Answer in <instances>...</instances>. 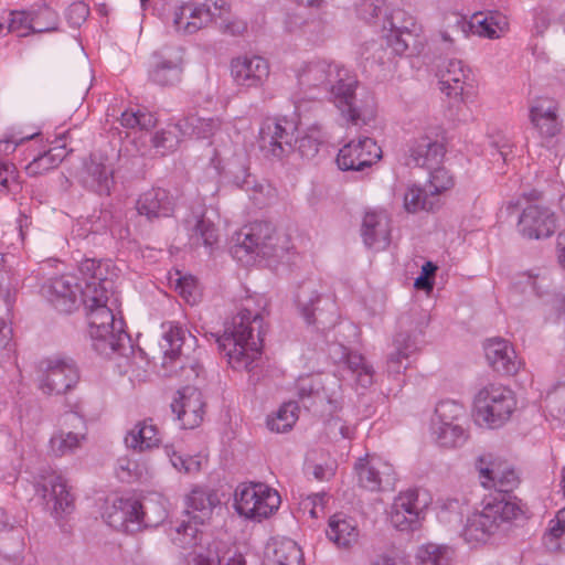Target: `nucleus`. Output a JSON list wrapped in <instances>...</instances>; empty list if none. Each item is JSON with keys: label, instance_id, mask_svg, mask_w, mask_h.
Wrapping results in <instances>:
<instances>
[{"label": "nucleus", "instance_id": "1", "mask_svg": "<svg viewBox=\"0 0 565 565\" xmlns=\"http://www.w3.org/2000/svg\"><path fill=\"white\" fill-rule=\"evenodd\" d=\"M476 467L481 486L497 493L486 495L482 510L467 521L462 536L471 545L487 542L502 523L524 513L521 501L509 494L520 484V477L507 459L489 452L478 458Z\"/></svg>", "mask_w": 565, "mask_h": 565}, {"label": "nucleus", "instance_id": "2", "mask_svg": "<svg viewBox=\"0 0 565 565\" xmlns=\"http://www.w3.org/2000/svg\"><path fill=\"white\" fill-rule=\"evenodd\" d=\"M116 274L109 263L85 259L75 275V287L84 307L87 332L97 351L115 350L122 332V321L117 320L109 306L118 300L115 297Z\"/></svg>", "mask_w": 565, "mask_h": 565}, {"label": "nucleus", "instance_id": "3", "mask_svg": "<svg viewBox=\"0 0 565 565\" xmlns=\"http://www.w3.org/2000/svg\"><path fill=\"white\" fill-rule=\"evenodd\" d=\"M264 334L263 315L243 307L226 322L217 343L231 367L249 371L262 355Z\"/></svg>", "mask_w": 565, "mask_h": 565}, {"label": "nucleus", "instance_id": "4", "mask_svg": "<svg viewBox=\"0 0 565 565\" xmlns=\"http://www.w3.org/2000/svg\"><path fill=\"white\" fill-rule=\"evenodd\" d=\"M298 84L303 90L330 92L342 115L353 125L360 120V111L354 106L356 77L343 65L317 60L308 62L297 74Z\"/></svg>", "mask_w": 565, "mask_h": 565}, {"label": "nucleus", "instance_id": "5", "mask_svg": "<svg viewBox=\"0 0 565 565\" xmlns=\"http://www.w3.org/2000/svg\"><path fill=\"white\" fill-rule=\"evenodd\" d=\"M243 239L235 253L245 249L247 253L263 257H279L294 249L292 235L288 230H277L267 221H255L242 231Z\"/></svg>", "mask_w": 565, "mask_h": 565}, {"label": "nucleus", "instance_id": "6", "mask_svg": "<svg viewBox=\"0 0 565 565\" xmlns=\"http://www.w3.org/2000/svg\"><path fill=\"white\" fill-rule=\"evenodd\" d=\"M516 407L514 393L500 383H490L473 399V416L479 425L495 428L510 419Z\"/></svg>", "mask_w": 565, "mask_h": 565}, {"label": "nucleus", "instance_id": "7", "mask_svg": "<svg viewBox=\"0 0 565 565\" xmlns=\"http://www.w3.org/2000/svg\"><path fill=\"white\" fill-rule=\"evenodd\" d=\"M281 504L279 492L264 482H244L234 492V508L246 520L262 522Z\"/></svg>", "mask_w": 565, "mask_h": 565}, {"label": "nucleus", "instance_id": "8", "mask_svg": "<svg viewBox=\"0 0 565 565\" xmlns=\"http://www.w3.org/2000/svg\"><path fill=\"white\" fill-rule=\"evenodd\" d=\"M385 24L388 25L386 44L395 55H413L420 52L424 45L420 25L413 15L403 9H394L386 18Z\"/></svg>", "mask_w": 565, "mask_h": 565}, {"label": "nucleus", "instance_id": "9", "mask_svg": "<svg viewBox=\"0 0 565 565\" xmlns=\"http://www.w3.org/2000/svg\"><path fill=\"white\" fill-rule=\"evenodd\" d=\"M557 228V217L546 205L533 203L523 209L518 221V231L526 239L551 237Z\"/></svg>", "mask_w": 565, "mask_h": 565}, {"label": "nucleus", "instance_id": "10", "mask_svg": "<svg viewBox=\"0 0 565 565\" xmlns=\"http://www.w3.org/2000/svg\"><path fill=\"white\" fill-rule=\"evenodd\" d=\"M475 75L463 61L451 58L440 71L441 90L449 97L466 102L475 87Z\"/></svg>", "mask_w": 565, "mask_h": 565}, {"label": "nucleus", "instance_id": "11", "mask_svg": "<svg viewBox=\"0 0 565 565\" xmlns=\"http://www.w3.org/2000/svg\"><path fill=\"white\" fill-rule=\"evenodd\" d=\"M35 491L45 500L50 498L47 503L50 501L53 503L50 508L51 514L58 525L66 531L70 516L68 507L71 504L67 480L62 476L52 473L45 477L42 483L36 484Z\"/></svg>", "mask_w": 565, "mask_h": 565}, {"label": "nucleus", "instance_id": "12", "mask_svg": "<svg viewBox=\"0 0 565 565\" xmlns=\"http://www.w3.org/2000/svg\"><path fill=\"white\" fill-rule=\"evenodd\" d=\"M119 124L125 130L122 131L118 127L111 126L107 135L110 141L116 139L124 141L138 132L140 134L139 138H141L143 134H149L156 128L158 118L148 108L137 106L136 108L124 110L120 115Z\"/></svg>", "mask_w": 565, "mask_h": 565}, {"label": "nucleus", "instance_id": "13", "mask_svg": "<svg viewBox=\"0 0 565 565\" xmlns=\"http://www.w3.org/2000/svg\"><path fill=\"white\" fill-rule=\"evenodd\" d=\"M270 66L266 58L259 55H243L231 61V75L242 87H260L267 81Z\"/></svg>", "mask_w": 565, "mask_h": 565}, {"label": "nucleus", "instance_id": "14", "mask_svg": "<svg viewBox=\"0 0 565 565\" xmlns=\"http://www.w3.org/2000/svg\"><path fill=\"white\" fill-rule=\"evenodd\" d=\"M204 407L205 403L201 391L192 386L178 391L177 397L171 404L172 412L185 429H193L201 425L205 413Z\"/></svg>", "mask_w": 565, "mask_h": 565}, {"label": "nucleus", "instance_id": "15", "mask_svg": "<svg viewBox=\"0 0 565 565\" xmlns=\"http://www.w3.org/2000/svg\"><path fill=\"white\" fill-rule=\"evenodd\" d=\"M483 350L489 365L500 374L515 375L523 367L522 359L505 339H488L483 343Z\"/></svg>", "mask_w": 565, "mask_h": 565}, {"label": "nucleus", "instance_id": "16", "mask_svg": "<svg viewBox=\"0 0 565 565\" xmlns=\"http://www.w3.org/2000/svg\"><path fill=\"white\" fill-rule=\"evenodd\" d=\"M423 511L418 502V492L408 489L395 497L388 513L390 521L397 530H414L419 523Z\"/></svg>", "mask_w": 565, "mask_h": 565}, {"label": "nucleus", "instance_id": "17", "mask_svg": "<svg viewBox=\"0 0 565 565\" xmlns=\"http://www.w3.org/2000/svg\"><path fill=\"white\" fill-rule=\"evenodd\" d=\"M216 11L206 3L186 2L177 7L173 24L184 34H193L215 21Z\"/></svg>", "mask_w": 565, "mask_h": 565}, {"label": "nucleus", "instance_id": "18", "mask_svg": "<svg viewBox=\"0 0 565 565\" xmlns=\"http://www.w3.org/2000/svg\"><path fill=\"white\" fill-rule=\"evenodd\" d=\"M382 154L379 143H344L339 150L337 163L343 171H359L377 162Z\"/></svg>", "mask_w": 565, "mask_h": 565}, {"label": "nucleus", "instance_id": "19", "mask_svg": "<svg viewBox=\"0 0 565 565\" xmlns=\"http://www.w3.org/2000/svg\"><path fill=\"white\" fill-rule=\"evenodd\" d=\"M558 103L548 97H539L530 108V120L542 138H553L562 129L558 119Z\"/></svg>", "mask_w": 565, "mask_h": 565}, {"label": "nucleus", "instance_id": "20", "mask_svg": "<svg viewBox=\"0 0 565 565\" xmlns=\"http://www.w3.org/2000/svg\"><path fill=\"white\" fill-rule=\"evenodd\" d=\"M41 376L39 388L47 395L61 394L71 388L67 373L68 362L60 356H52L41 361L39 365Z\"/></svg>", "mask_w": 565, "mask_h": 565}, {"label": "nucleus", "instance_id": "21", "mask_svg": "<svg viewBox=\"0 0 565 565\" xmlns=\"http://www.w3.org/2000/svg\"><path fill=\"white\" fill-rule=\"evenodd\" d=\"M354 470L360 486L371 491L379 490L382 483L391 481L394 475L392 465L376 456L360 458Z\"/></svg>", "mask_w": 565, "mask_h": 565}, {"label": "nucleus", "instance_id": "22", "mask_svg": "<svg viewBox=\"0 0 565 565\" xmlns=\"http://www.w3.org/2000/svg\"><path fill=\"white\" fill-rule=\"evenodd\" d=\"M136 209L140 215L152 221L172 216L175 203L172 195L166 189L151 188L140 194L136 203Z\"/></svg>", "mask_w": 565, "mask_h": 565}, {"label": "nucleus", "instance_id": "23", "mask_svg": "<svg viewBox=\"0 0 565 565\" xmlns=\"http://www.w3.org/2000/svg\"><path fill=\"white\" fill-rule=\"evenodd\" d=\"M445 154V143H405L399 160L411 168L429 169L440 164Z\"/></svg>", "mask_w": 565, "mask_h": 565}, {"label": "nucleus", "instance_id": "24", "mask_svg": "<svg viewBox=\"0 0 565 565\" xmlns=\"http://www.w3.org/2000/svg\"><path fill=\"white\" fill-rule=\"evenodd\" d=\"M362 237L369 247L384 249L391 239L390 220L383 212H366L362 223Z\"/></svg>", "mask_w": 565, "mask_h": 565}, {"label": "nucleus", "instance_id": "25", "mask_svg": "<svg viewBox=\"0 0 565 565\" xmlns=\"http://www.w3.org/2000/svg\"><path fill=\"white\" fill-rule=\"evenodd\" d=\"M174 129L180 132V139H178V141H183L182 139H212L221 129V120L217 118L189 116L180 119L174 126ZM175 137L179 138L178 136Z\"/></svg>", "mask_w": 565, "mask_h": 565}, {"label": "nucleus", "instance_id": "26", "mask_svg": "<svg viewBox=\"0 0 565 565\" xmlns=\"http://www.w3.org/2000/svg\"><path fill=\"white\" fill-rule=\"evenodd\" d=\"M218 504L220 500L214 492L199 488L193 489L186 498V513L193 522L204 525L210 522L213 510Z\"/></svg>", "mask_w": 565, "mask_h": 565}, {"label": "nucleus", "instance_id": "27", "mask_svg": "<svg viewBox=\"0 0 565 565\" xmlns=\"http://www.w3.org/2000/svg\"><path fill=\"white\" fill-rule=\"evenodd\" d=\"M42 295L47 302L58 312L68 313L71 310V279L68 275H62L49 279L42 286Z\"/></svg>", "mask_w": 565, "mask_h": 565}, {"label": "nucleus", "instance_id": "28", "mask_svg": "<svg viewBox=\"0 0 565 565\" xmlns=\"http://www.w3.org/2000/svg\"><path fill=\"white\" fill-rule=\"evenodd\" d=\"M327 536L339 547H351L359 540V530L353 519L341 513L330 518Z\"/></svg>", "mask_w": 565, "mask_h": 565}, {"label": "nucleus", "instance_id": "29", "mask_svg": "<svg viewBox=\"0 0 565 565\" xmlns=\"http://www.w3.org/2000/svg\"><path fill=\"white\" fill-rule=\"evenodd\" d=\"M182 57L168 58L157 56V60L149 71V81L159 86H173L181 82L183 73Z\"/></svg>", "mask_w": 565, "mask_h": 565}, {"label": "nucleus", "instance_id": "30", "mask_svg": "<svg viewBox=\"0 0 565 565\" xmlns=\"http://www.w3.org/2000/svg\"><path fill=\"white\" fill-rule=\"evenodd\" d=\"M298 130V121L287 116L266 117L258 129L260 141H288Z\"/></svg>", "mask_w": 565, "mask_h": 565}, {"label": "nucleus", "instance_id": "31", "mask_svg": "<svg viewBox=\"0 0 565 565\" xmlns=\"http://www.w3.org/2000/svg\"><path fill=\"white\" fill-rule=\"evenodd\" d=\"M159 443L160 431L151 419L137 423L126 436L127 446L139 451L157 447Z\"/></svg>", "mask_w": 565, "mask_h": 565}, {"label": "nucleus", "instance_id": "32", "mask_svg": "<svg viewBox=\"0 0 565 565\" xmlns=\"http://www.w3.org/2000/svg\"><path fill=\"white\" fill-rule=\"evenodd\" d=\"M88 173L87 182L100 195H109L111 189L115 185L114 170L107 160L96 161L90 159V162L86 166Z\"/></svg>", "mask_w": 565, "mask_h": 565}, {"label": "nucleus", "instance_id": "33", "mask_svg": "<svg viewBox=\"0 0 565 565\" xmlns=\"http://www.w3.org/2000/svg\"><path fill=\"white\" fill-rule=\"evenodd\" d=\"M53 29L51 25H39V17H32V12L13 11L8 19V31L15 33L18 36L42 33Z\"/></svg>", "mask_w": 565, "mask_h": 565}, {"label": "nucleus", "instance_id": "34", "mask_svg": "<svg viewBox=\"0 0 565 565\" xmlns=\"http://www.w3.org/2000/svg\"><path fill=\"white\" fill-rule=\"evenodd\" d=\"M67 153L66 143L50 148L32 159L25 167L26 173L29 175H38L53 169L63 161Z\"/></svg>", "mask_w": 565, "mask_h": 565}, {"label": "nucleus", "instance_id": "35", "mask_svg": "<svg viewBox=\"0 0 565 565\" xmlns=\"http://www.w3.org/2000/svg\"><path fill=\"white\" fill-rule=\"evenodd\" d=\"M301 548L291 540H284L275 544L273 556L268 565H302Z\"/></svg>", "mask_w": 565, "mask_h": 565}, {"label": "nucleus", "instance_id": "36", "mask_svg": "<svg viewBox=\"0 0 565 565\" xmlns=\"http://www.w3.org/2000/svg\"><path fill=\"white\" fill-rule=\"evenodd\" d=\"M214 10L216 11L215 23L218 24L220 29L224 33L231 35H242L247 30V23L242 19H231V7L225 0H221V3H213Z\"/></svg>", "mask_w": 565, "mask_h": 565}, {"label": "nucleus", "instance_id": "37", "mask_svg": "<svg viewBox=\"0 0 565 565\" xmlns=\"http://www.w3.org/2000/svg\"><path fill=\"white\" fill-rule=\"evenodd\" d=\"M439 203L433 192L428 194L425 190L417 186L408 189L404 196V205L408 212L433 211Z\"/></svg>", "mask_w": 565, "mask_h": 565}, {"label": "nucleus", "instance_id": "38", "mask_svg": "<svg viewBox=\"0 0 565 565\" xmlns=\"http://www.w3.org/2000/svg\"><path fill=\"white\" fill-rule=\"evenodd\" d=\"M299 407L294 402L282 404L275 416L268 420V427L276 433H286L292 428L298 419Z\"/></svg>", "mask_w": 565, "mask_h": 565}, {"label": "nucleus", "instance_id": "39", "mask_svg": "<svg viewBox=\"0 0 565 565\" xmlns=\"http://www.w3.org/2000/svg\"><path fill=\"white\" fill-rule=\"evenodd\" d=\"M184 335L185 331L182 327L173 322L168 323L161 344L166 360L173 361L181 354Z\"/></svg>", "mask_w": 565, "mask_h": 565}, {"label": "nucleus", "instance_id": "40", "mask_svg": "<svg viewBox=\"0 0 565 565\" xmlns=\"http://www.w3.org/2000/svg\"><path fill=\"white\" fill-rule=\"evenodd\" d=\"M435 413L437 420L434 423V427L458 425L465 415V407L456 401L446 399L436 406Z\"/></svg>", "mask_w": 565, "mask_h": 565}, {"label": "nucleus", "instance_id": "41", "mask_svg": "<svg viewBox=\"0 0 565 565\" xmlns=\"http://www.w3.org/2000/svg\"><path fill=\"white\" fill-rule=\"evenodd\" d=\"M201 524L193 522L192 518L188 516L186 521H183L175 529V535L172 541L175 545L181 548L194 547L201 540L202 532L199 529Z\"/></svg>", "mask_w": 565, "mask_h": 565}, {"label": "nucleus", "instance_id": "42", "mask_svg": "<svg viewBox=\"0 0 565 565\" xmlns=\"http://www.w3.org/2000/svg\"><path fill=\"white\" fill-rule=\"evenodd\" d=\"M417 557L420 565H450L452 551L447 546L427 544L419 548Z\"/></svg>", "mask_w": 565, "mask_h": 565}, {"label": "nucleus", "instance_id": "43", "mask_svg": "<svg viewBox=\"0 0 565 565\" xmlns=\"http://www.w3.org/2000/svg\"><path fill=\"white\" fill-rule=\"evenodd\" d=\"M434 434L439 446L455 448L462 445L467 439L466 430L460 424L434 427Z\"/></svg>", "mask_w": 565, "mask_h": 565}, {"label": "nucleus", "instance_id": "44", "mask_svg": "<svg viewBox=\"0 0 565 565\" xmlns=\"http://www.w3.org/2000/svg\"><path fill=\"white\" fill-rule=\"evenodd\" d=\"M429 169L431 170L429 178V188L436 198L454 188L455 180L454 177L448 172V170L439 167V164Z\"/></svg>", "mask_w": 565, "mask_h": 565}, {"label": "nucleus", "instance_id": "45", "mask_svg": "<svg viewBox=\"0 0 565 565\" xmlns=\"http://www.w3.org/2000/svg\"><path fill=\"white\" fill-rule=\"evenodd\" d=\"M395 352L391 353L387 359V369L392 373H399L402 361L408 358L409 352V338L404 334H398L395 340Z\"/></svg>", "mask_w": 565, "mask_h": 565}, {"label": "nucleus", "instance_id": "46", "mask_svg": "<svg viewBox=\"0 0 565 565\" xmlns=\"http://www.w3.org/2000/svg\"><path fill=\"white\" fill-rule=\"evenodd\" d=\"M326 493H315L302 498L299 502V511L311 519H318L326 512Z\"/></svg>", "mask_w": 565, "mask_h": 565}, {"label": "nucleus", "instance_id": "47", "mask_svg": "<svg viewBox=\"0 0 565 565\" xmlns=\"http://www.w3.org/2000/svg\"><path fill=\"white\" fill-rule=\"evenodd\" d=\"M175 290L190 305H195L201 299V289L198 280L192 276H183L177 279Z\"/></svg>", "mask_w": 565, "mask_h": 565}, {"label": "nucleus", "instance_id": "48", "mask_svg": "<svg viewBox=\"0 0 565 565\" xmlns=\"http://www.w3.org/2000/svg\"><path fill=\"white\" fill-rule=\"evenodd\" d=\"M166 452L170 458L173 467L179 471L186 473L196 472L201 468V461L196 457H183L173 445L166 446Z\"/></svg>", "mask_w": 565, "mask_h": 565}, {"label": "nucleus", "instance_id": "49", "mask_svg": "<svg viewBox=\"0 0 565 565\" xmlns=\"http://www.w3.org/2000/svg\"><path fill=\"white\" fill-rule=\"evenodd\" d=\"M320 301V295L316 291L309 292L305 289L300 291V294L297 297V303L299 307V310L307 321V323L312 324L317 322V319L315 318V309L313 305Z\"/></svg>", "mask_w": 565, "mask_h": 565}, {"label": "nucleus", "instance_id": "50", "mask_svg": "<svg viewBox=\"0 0 565 565\" xmlns=\"http://www.w3.org/2000/svg\"><path fill=\"white\" fill-rule=\"evenodd\" d=\"M385 0H360L356 6L358 15L367 23H371L382 13Z\"/></svg>", "mask_w": 565, "mask_h": 565}, {"label": "nucleus", "instance_id": "51", "mask_svg": "<svg viewBox=\"0 0 565 565\" xmlns=\"http://www.w3.org/2000/svg\"><path fill=\"white\" fill-rule=\"evenodd\" d=\"M436 270L437 266L434 263L426 262L422 267L420 275L415 279V288L430 292L434 288V277Z\"/></svg>", "mask_w": 565, "mask_h": 565}, {"label": "nucleus", "instance_id": "52", "mask_svg": "<svg viewBox=\"0 0 565 565\" xmlns=\"http://www.w3.org/2000/svg\"><path fill=\"white\" fill-rule=\"evenodd\" d=\"M193 232L194 235H198L203 239L204 245L206 246H213L217 242V234L214 224L203 217L198 220Z\"/></svg>", "mask_w": 565, "mask_h": 565}, {"label": "nucleus", "instance_id": "53", "mask_svg": "<svg viewBox=\"0 0 565 565\" xmlns=\"http://www.w3.org/2000/svg\"><path fill=\"white\" fill-rule=\"evenodd\" d=\"M17 183V169L13 163L0 161V193H8Z\"/></svg>", "mask_w": 565, "mask_h": 565}, {"label": "nucleus", "instance_id": "54", "mask_svg": "<svg viewBox=\"0 0 565 565\" xmlns=\"http://www.w3.org/2000/svg\"><path fill=\"white\" fill-rule=\"evenodd\" d=\"M71 433H56L51 437L50 440V448L51 452L56 456L61 457L67 454V451L71 449Z\"/></svg>", "mask_w": 565, "mask_h": 565}, {"label": "nucleus", "instance_id": "55", "mask_svg": "<svg viewBox=\"0 0 565 565\" xmlns=\"http://www.w3.org/2000/svg\"><path fill=\"white\" fill-rule=\"evenodd\" d=\"M217 565H245L244 556L235 548H217Z\"/></svg>", "mask_w": 565, "mask_h": 565}, {"label": "nucleus", "instance_id": "56", "mask_svg": "<svg viewBox=\"0 0 565 565\" xmlns=\"http://www.w3.org/2000/svg\"><path fill=\"white\" fill-rule=\"evenodd\" d=\"M547 537L565 541V508L558 511L555 519L551 520Z\"/></svg>", "mask_w": 565, "mask_h": 565}, {"label": "nucleus", "instance_id": "57", "mask_svg": "<svg viewBox=\"0 0 565 565\" xmlns=\"http://www.w3.org/2000/svg\"><path fill=\"white\" fill-rule=\"evenodd\" d=\"M352 376L356 385L366 388L374 383L375 371L373 366L367 363L363 367L359 369V371L353 373Z\"/></svg>", "mask_w": 565, "mask_h": 565}, {"label": "nucleus", "instance_id": "58", "mask_svg": "<svg viewBox=\"0 0 565 565\" xmlns=\"http://www.w3.org/2000/svg\"><path fill=\"white\" fill-rule=\"evenodd\" d=\"M344 363L348 367V370L351 372V374L359 371V369L366 365L369 362L359 352L350 351L344 356Z\"/></svg>", "mask_w": 565, "mask_h": 565}, {"label": "nucleus", "instance_id": "59", "mask_svg": "<svg viewBox=\"0 0 565 565\" xmlns=\"http://www.w3.org/2000/svg\"><path fill=\"white\" fill-rule=\"evenodd\" d=\"M89 7L84 1H73V26L81 25L89 15Z\"/></svg>", "mask_w": 565, "mask_h": 565}, {"label": "nucleus", "instance_id": "60", "mask_svg": "<svg viewBox=\"0 0 565 565\" xmlns=\"http://www.w3.org/2000/svg\"><path fill=\"white\" fill-rule=\"evenodd\" d=\"M74 428H76L77 431H73V447L86 437L87 427L84 415L76 414V416H73V429Z\"/></svg>", "mask_w": 565, "mask_h": 565}, {"label": "nucleus", "instance_id": "61", "mask_svg": "<svg viewBox=\"0 0 565 565\" xmlns=\"http://www.w3.org/2000/svg\"><path fill=\"white\" fill-rule=\"evenodd\" d=\"M296 387L298 390V394L301 397L310 396L315 392L318 391V388L316 387V385L313 383V379L311 376H305V377L298 379V381L296 383Z\"/></svg>", "mask_w": 565, "mask_h": 565}, {"label": "nucleus", "instance_id": "62", "mask_svg": "<svg viewBox=\"0 0 565 565\" xmlns=\"http://www.w3.org/2000/svg\"><path fill=\"white\" fill-rule=\"evenodd\" d=\"M479 34L488 39H498L500 36L498 32V24L492 22V18H484L479 22Z\"/></svg>", "mask_w": 565, "mask_h": 565}, {"label": "nucleus", "instance_id": "63", "mask_svg": "<svg viewBox=\"0 0 565 565\" xmlns=\"http://www.w3.org/2000/svg\"><path fill=\"white\" fill-rule=\"evenodd\" d=\"M12 341V329L0 320V352L10 349Z\"/></svg>", "mask_w": 565, "mask_h": 565}, {"label": "nucleus", "instance_id": "64", "mask_svg": "<svg viewBox=\"0 0 565 565\" xmlns=\"http://www.w3.org/2000/svg\"><path fill=\"white\" fill-rule=\"evenodd\" d=\"M423 139L424 141H446V132L438 125L429 126Z\"/></svg>", "mask_w": 565, "mask_h": 565}]
</instances>
